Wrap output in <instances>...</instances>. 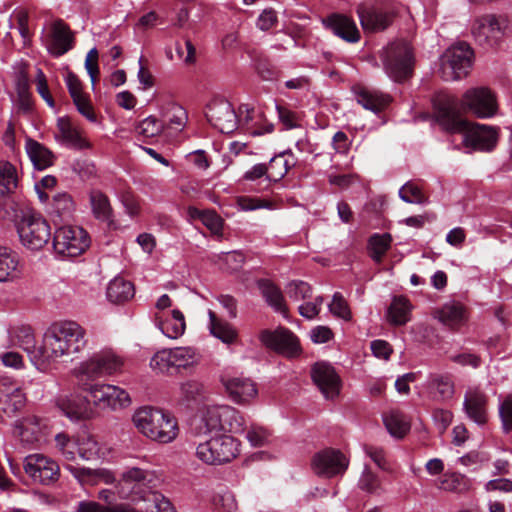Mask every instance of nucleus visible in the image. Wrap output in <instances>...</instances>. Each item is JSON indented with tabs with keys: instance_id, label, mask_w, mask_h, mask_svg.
<instances>
[{
	"instance_id": "obj_29",
	"label": "nucleus",
	"mask_w": 512,
	"mask_h": 512,
	"mask_svg": "<svg viewBox=\"0 0 512 512\" xmlns=\"http://www.w3.org/2000/svg\"><path fill=\"white\" fill-rule=\"evenodd\" d=\"M58 407L71 420L89 419L93 415L90 401L81 395L62 397L57 402Z\"/></svg>"
},
{
	"instance_id": "obj_40",
	"label": "nucleus",
	"mask_w": 512,
	"mask_h": 512,
	"mask_svg": "<svg viewBox=\"0 0 512 512\" xmlns=\"http://www.w3.org/2000/svg\"><path fill=\"white\" fill-rule=\"evenodd\" d=\"M259 287L266 302L276 311L286 315L287 308L281 290L269 281H261Z\"/></svg>"
},
{
	"instance_id": "obj_34",
	"label": "nucleus",
	"mask_w": 512,
	"mask_h": 512,
	"mask_svg": "<svg viewBox=\"0 0 512 512\" xmlns=\"http://www.w3.org/2000/svg\"><path fill=\"white\" fill-rule=\"evenodd\" d=\"M26 151L34 167L38 170L46 169L54 162L55 157L52 151L33 139H27Z\"/></svg>"
},
{
	"instance_id": "obj_44",
	"label": "nucleus",
	"mask_w": 512,
	"mask_h": 512,
	"mask_svg": "<svg viewBox=\"0 0 512 512\" xmlns=\"http://www.w3.org/2000/svg\"><path fill=\"white\" fill-rule=\"evenodd\" d=\"M392 237L389 233L374 234L369 238L368 248L370 251L371 258L380 263L383 256L390 248Z\"/></svg>"
},
{
	"instance_id": "obj_24",
	"label": "nucleus",
	"mask_w": 512,
	"mask_h": 512,
	"mask_svg": "<svg viewBox=\"0 0 512 512\" xmlns=\"http://www.w3.org/2000/svg\"><path fill=\"white\" fill-rule=\"evenodd\" d=\"M49 52L54 56H61L74 46V35L69 26L61 19L51 25Z\"/></svg>"
},
{
	"instance_id": "obj_5",
	"label": "nucleus",
	"mask_w": 512,
	"mask_h": 512,
	"mask_svg": "<svg viewBox=\"0 0 512 512\" xmlns=\"http://www.w3.org/2000/svg\"><path fill=\"white\" fill-rule=\"evenodd\" d=\"M123 365L124 361L120 356L111 350H103L81 362L74 369V375L78 382L93 381L120 372Z\"/></svg>"
},
{
	"instance_id": "obj_4",
	"label": "nucleus",
	"mask_w": 512,
	"mask_h": 512,
	"mask_svg": "<svg viewBox=\"0 0 512 512\" xmlns=\"http://www.w3.org/2000/svg\"><path fill=\"white\" fill-rule=\"evenodd\" d=\"M381 58L385 72L395 82H403L412 76L414 54L408 42L399 40L389 44Z\"/></svg>"
},
{
	"instance_id": "obj_49",
	"label": "nucleus",
	"mask_w": 512,
	"mask_h": 512,
	"mask_svg": "<svg viewBox=\"0 0 512 512\" xmlns=\"http://www.w3.org/2000/svg\"><path fill=\"white\" fill-rule=\"evenodd\" d=\"M56 447L62 456L68 461H74L78 453V438L71 439L65 433H59L55 436Z\"/></svg>"
},
{
	"instance_id": "obj_37",
	"label": "nucleus",
	"mask_w": 512,
	"mask_h": 512,
	"mask_svg": "<svg viewBox=\"0 0 512 512\" xmlns=\"http://www.w3.org/2000/svg\"><path fill=\"white\" fill-rule=\"evenodd\" d=\"M222 432L242 434L246 431V421L240 411L228 405H221Z\"/></svg>"
},
{
	"instance_id": "obj_30",
	"label": "nucleus",
	"mask_w": 512,
	"mask_h": 512,
	"mask_svg": "<svg viewBox=\"0 0 512 512\" xmlns=\"http://www.w3.org/2000/svg\"><path fill=\"white\" fill-rule=\"evenodd\" d=\"M354 94L358 104L374 113L384 110L391 102L389 95L364 87L354 88Z\"/></svg>"
},
{
	"instance_id": "obj_2",
	"label": "nucleus",
	"mask_w": 512,
	"mask_h": 512,
	"mask_svg": "<svg viewBox=\"0 0 512 512\" xmlns=\"http://www.w3.org/2000/svg\"><path fill=\"white\" fill-rule=\"evenodd\" d=\"M436 118L444 130L451 134H461L462 143L473 150L490 151L497 142V132L493 127L472 124L461 117L458 111V98L441 94L435 101Z\"/></svg>"
},
{
	"instance_id": "obj_8",
	"label": "nucleus",
	"mask_w": 512,
	"mask_h": 512,
	"mask_svg": "<svg viewBox=\"0 0 512 512\" xmlns=\"http://www.w3.org/2000/svg\"><path fill=\"white\" fill-rule=\"evenodd\" d=\"M510 26L506 15L485 14L474 20L471 33L479 45L493 47L510 30Z\"/></svg>"
},
{
	"instance_id": "obj_39",
	"label": "nucleus",
	"mask_w": 512,
	"mask_h": 512,
	"mask_svg": "<svg viewBox=\"0 0 512 512\" xmlns=\"http://www.w3.org/2000/svg\"><path fill=\"white\" fill-rule=\"evenodd\" d=\"M411 305L405 297H395L388 309V320L391 324L401 326L410 320Z\"/></svg>"
},
{
	"instance_id": "obj_1",
	"label": "nucleus",
	"mask_w": 512,
	"mask_h": 512,
	"mask_svg": "<svg viewBox=\"0 0 512 512\" xmlns=\"http://www.w3.org/2000/svg\"><path fill=\"white\" fill-rule=\"evenodd\" d=\"M85 329L74 321L53 324L44 334L42 344L35 346L30 330L24 331L22 348L28 353L33 364L41 369L60 357L80 352L87 343Z\"/></svg>"
},
{
	"instance_id": "obj_13",
	"label": "nucleus",
	"mask_w": 512,
	"mask_h": 512,
	"mask_svg": "<svg viewBox=\"0 0 512 512\" xmlns=\"http://www.w3.org/2000/svg\"><path fill=\"white\" fill-rule=\"evenodd\" d=\"M472 112L479 118H488L497 111V102L494 93L487 87H473L462 96L458 105Z\"/></svg>"
},
{
	"instance_id": "obj_17",
	"label": "nucleus",
	"mask_w": 512,
	"mask_h": 512,
	"mask_svg": "<svg viewBox=\"0 0 512 512\" xmlns=\"http://www.w3.org/2000/svg\"><path fill=\"white\" fill-rule=\"evenodd\" d=\"M260 341L267 347L286 357H296L301 348L298 338L288 329L279 328L275 331L263 330Z\"/></svg>"
},
{
	"instance_id": "obj_31",
	"label": "nucleus",
	"mask_w": 512,
	"mask_h": 512,
	"mask_svg": "<svg viewBox=\"0 0 512 512\" xmlns=\"http://www.w3.org/2000/svg\"><path fill=\"white\" fill-rule=\"evenodd\" d=\"M437 318L450 329L457 330L467 321V311L461 303L452 301L437 311Z\"/></svg>"
},
{
	"instance_id": "obj_19",
	"label": "nucleus",
	"mask_w": 512,
	"mask_h": 512,
	"mask_svg": "<svg viewBox=\"0 0 512 512\" xmlns=\"http://www.w3.org/2000/svg\"><path fill=\"white\" fill-rule=\"evenodd\" d=\"M357 13L362 28L370 32L385 30L395 17V12L391 7L372 6L371 4L359 5Z\"/></svg>"
},
{
	"instance_id": "obj_23",
	"label": "nucleus",
	"mask_w": 512,
	"mask_h": 512,
	"mask_svg": "<svg viewBox=\"0 0 512 512\" xmlns=\"http://www.w3.org/2000/svg\"><path fill=\"white\" fill-rule=\"evenodd\" d=\"M425 387L431 399L436 402H447L455 393L454 379L449 373H430Z\"/></svg>"
},
{
	"instance_id": "obj_47",
	"label": "nucleus",
	"mask_w": 512,
	"mask_h": 512,
	"mask_svg": "<svg viewBox=\"0 0 512 512\" xmlns=\"http://www.w3.org/2000/svg\"><path fill=\"white\" fill-rule=\"evenodd\" d=\"M78 455L86 461L98 459L100 457L98 442L90 435L79 436Z\"/></svg>"
},
{
	"instance_id": "obj_61",
	"label": "nucleus",
	"mask_w": 512,
	"mask_h": 512,
	"mask_svg": "<svg viewBox=\"0 0 512 512\" xmlns=\"http://www.w3.org/2000/svg\"><path fill=\"white\" fill-rule=\"evenodd\" d=\"M17 21L18 31L23 39L24 45H26L31 38V33L28 27L29 15L25 10H20L15 14Z\"/></svg>"
},
{
	"instance_id": "obj_41",
	"label": "nucleus",
	"mask_w": 512,
	"mask_h": 512,
	"mask_svg": "<svg viewBox=\"0 0 512 512\" xmlns=\"http://www.w3.org/2000/svg\"><path fill=\"white\" fill-rule=\"evenodd\" d=\"M208 315L210 318L209 328L212 335L224 343H233L237 337L236 330L227 322L219 320L213 311L209 310Z\"/></svg>"
},
{
	"instance_id": "obj_18",
	"label": "nucleus",
	"mask_w": 512,
	"mask_h": 512,
	"mask_svg": "<svg viewBox=\"0 0 512 512\" xmlns=\"http://www.w3.org/2000/svg\"><path fill=\"white\" fill-rule=\"evenodd\" d=\"M47 423L36 416H27L13 425V435L19 438L25 447L34 448L41 443L47 433Z\"/></svg>"
},
{
	"instance_id": "obj_14",
	"label": "nucleus",
	"mask_w": 512,
	"mask_h": 512,
	"mask_svg": "<svg viewBox=\"0 0 512 512\" xmlns=\"http://www.w3.org/2000/svg\"><path fill=\"white\" fill-rule=\"evenodd\" d=\"M349 466V459L340 451L326 448L314 454L311 459L313 472L325 478L343 475Z\"/></svg>"
},
{
	"instance_id": "obj_11",
	"label": "nucleus",
	"mask_w": 512,
	"mask_h": 512,
	"mask_svg": "<svg viewBox=\"0 0 512 512\" xmlns=\"http://www.w3.org/2000/svg\"><path fill=\"white\" fill-rule=\"evenodd\" d=\"M21 243L31 249H42L51 238L48 222L39 214H24L17 224Z\"/></svg>"
},
{
	"instance_id": "obj_22",
	"label": "nucleus",
	"mask_w": 512,
	"mask_h": 512,
	"mask_svg": "<svg viewBox=\"0 0 512 512\" xmlns=\"http://www.w3.org/2000/svg\"><path fill=\"white\" fill-rule=\"evenodd\" d=\"M221 405L206 406L199 410L192 430L196 436H207L222 432Z\"/></svg>"
},
{
	"instance_id": "obj_28",
	"label": "nucleus",
	"mask_w": 512,
	"mask_h": 512,
	"mask_svg": "<svg viewBox=\"0 0 512 512\" xmlns=\"http://www.w3.org/2000/svg\"><path fill=\"white\" fill-rule=\"evenodd\" d=\"M323 24L343 40L355 43L360 39V32L355 22L341 14H331L323 20Z\"/></svg>"
},
{
	"instance_id": "obj_50",
	"label": "nucleus",
	"mask_w": 512,
	"mask_h": 512,
	"mask_svg": "<svg viewBox=\"0 0 512 512\" xmlns=\"http://www.w3.org/2000/svg\"><path fill=\"white\" fill-rule=\"evenodd\" d=\"M399 197L406 203L423 204L428 201L421 188L412 182H407L399 189Z\"/></svg>"
},
{
	"instance_id": "obj_32",
	"label": "nucleus",
	"mask_w": 512,
	"mask_h": 512,
	"mask_svg": "<svg viewBox=\"0 0 512 512\" xmlns=\"http://www.w3.org/2000/svg\"><path fill=\"white\" fill-rule=\"evenodd\" d=\"M0 405L4 413L13 416L25 407V394L17 384L11 382L7 389H2Z\"/></svg>"
},
{
	"instance_id": "obj_33",
	"label": "nucleus",
	"mask_w": 512,
	"mask_h": 512,
	"mask_svg": "<svg viewBox=\"0 0 512 512\" xmlns=\"http://www.w3.org/2000/svg\"><path fill=\"white\" fill-rule=\"evenodd\" d=\"M19 275L18 255L7 247H0V282L13 281Z\"/></svg>"
},
{
	"instance_id": "obj_6",
	"label": "nucleus",
	"mask_w": 512,
	"mask_h": 512,
	"mask_svg": "<svg viewBox=\"0 0 512 512\" xmlns=\"http://www.w3.org/2000/svg\"><path fill=\"white\" fill-rule=\"evenodd\" d=\"M474 53L464 42L447 49L440 58V75L445 81H454L466 77L473 65Z\"/></svg>"
},
{
	"instance_id": "obj_57",
	"label": "nucleus",
	"mask_w": 512,
	"mask_h": 512,
	"mask_svg": "<svg viewBox=\"0 0 512 512\" xmlns=\"http://www.w3.org/2000/svg\"><path fill=\"white\" fill-rule=\"evenodd\" d=\"M237 204L243 211H251L259 208H271L272 204L271 202L256 198V197H249V196H241L237 199Z\"/></svg>"
},
{
	"instance_id": "obj_15",
	"label": "nucleus",
	"mask_w": 512,
	"mask_h": 512,
	"mask_svg": "<svg viewBox=\"0 0 512 512\" xmlns=\"http://www.w3.org/2000/svg\"><path fill=\"white\" fill-rule=\"evenodd\" d=\"M24 470L35 482L42 485L56 482L60 475L59 465L41 454L27 456L24 461Z\"/></svg>"
},
{
	"instance_id": "obj_60",
	"label": "nucleus",
	"mask_w": 512,
	"mask_h": 512,
	"mask_svg": "<svg viewBox=\"0 0 512 512\" xmlns=\"http://www.w3.org/2000/svg\"><path fill=\"white\" fill-rule=\"evenodd\" d=\"M276 110L280 122L285 126L286 129H293L299 126L296 113L280 105H276Z\"/></svg>"
},
{
	"instance_id": "obj_56",
	"label": "nucleus",
	"mask_w": 512,
	"mask_h": 512,
	"mask_svg": "<svg viewBox=\"0 0 512 512\" xmlns=\"http://www.w3.org/2000/svg\"><path fill=\"white\" fill-rule=\"evenodd\" d=\"M499 416L505 432L512 430V395H507L499 404Z\"/></svg>"
},
{
	"instance_id": "obj_51",
	"label": "nucleus",
	"mask_w": 512,
	"mask_h": 512,
	"mask_svg": "<svg viewBox=\"0 0 512 512\" xmlns=\"http://www.w3.org/2000/svg\"><path fill=\"white\" fill-rule=\"evenodd\" d=\"M203 392V385L196 380L182 382L179 387V400L188 404L196 401Z\"/></svg>"
},
{
	"instance_id": "obj_45",
	"label": "nucleus",
	"mask_w": 512,
	"mask_h": 512,
	"mask_svg": "<svg viewBox=\"0 0 512 512\" xmlns=\"http://www.w3.org/2000/svg\"><path fill=\"white\" fill-rule=\"evenodd\" d=\"M439 488L449 492L462 493L470 488V480L462 474H444L439 482Z\"/></svg>"
},
{
	"instance_id": "obj_26",
	"label": "nucleus",
	"mask_w": 512,
	"mask_h": 512,
	"mask_svg": "<svg viewBox=\"0 0 512 512\" xmlns=\"http://www.w3.org/2000/svg\"><path fill=\"white\" fill-rule=\"evenodd\" d=\"M65 469L68 470L79 483L88 485H97L99 483L114 484L116 480L115 474L105 468L91 469L86 467H78L72 464L64 465Z\"/></svg>"
},
{
	"instance_id": "obj_55",
	"label": "nucleus",
	"mask_w": 512,
	"mask_h": 512,
	"mask_svg": "<svg viewBox=\"0 0 512 512\" xmlns=\"http://www.w3.org/2000/svg\"><path fill=\"white\" fill-rule=\"evenodd\" d=\"M286 292L288 296L295 301L307 299L312 296V289L310 285L303 281L290 282L287 285Z\"/></svg>"
},
{
	"instance_id": "obj_16",
	"label": "nucleus",
	"mask_w": 512,
	"mask_h": 512,
	"mask_svg": "<svg viewBox=\"0 0 512 512\" xmlns=\"http://www.w3.org/2000/svg\"><path fill=\"white\" fill-rule=\"evenodd\" d=\"M206 118L222 133H232L238 125V116L232 104L225 99H214L207 106Z\"/></svg>"
},
{
	"instance_id": "obj_58",
	"label": "nucleus",
	"mask_w": 512,
	"mask_h": 512,
	"mask_svg": "<svg viewBox=\"0 0 512 512\" xmlns=\"http://www.w3.org/2000/svg\"><path fill=\"white\" fill-rule=\"evenodd\" d=\"M359 486L362 490L373 493L380 488V480L372 471L365 469L359 480Z\"/></svg>"
},
{
	"instance_id": "obj_64",
	"label": "nucleus",
	"mask_w": 512,
	"mask_h": 512,
	"mask_svg": "<svg viewBox=\"0 0 512 512\" xmlns=\"http://www.w3.org/2000/svg\"><path fill=\"white\" fill-rule=\"evenodd\" d=\"M201 221L213 233L222 230V219L214 211H204Z\"/></svg>"
},
{
	"instance_id": "obj_59",
	"label": "nucleus",
	"mask_w": 512,
	"mask_h": 512,
	"mask_svg": "<svg viewBox=\"0 0 512 512\" xmlns=\"http://www.w3.org/2000/svg\"><path fill=\"white\" fill-rule=\"evenodd\" d=\"M85 68L91 78L92 85L94 86L96 79L99 75L98 50L96 48H92L87 53L86 60H85Z\"/></svg>"
},
{
	"instance_id": "obj_10",
	"label": "nucleus",
	"mask_w": 512,
	"mask_h": 512,
	"mask_svg": "<svg viewBox=\"0 0 512 512\" xmlns=\"http://www.w3.org/2000/svg\"><path fill=\"white\" fill-rule=\"evenodd\" d=\"M198 362L196 350L192 347L163 349L154 354L150 367L158 373L172 374L179 369H187Z\"/></svg>"
},
{
	"instance_id": "obj_43",
	"label": "nucleus",
	"mask_w": 512,
	"mask_h": 512,
	"mask_svg": "<svg viewBox=\"0 0 512 512\" xmlns=\"http://www.w3.org/2000/svg\"><path fill=\"white\" fill-rule=\"evenodd\" d=\"M75 210V203L68 193H57L53 196L50 213L60 220L69 219Z\"/></svg>"
},
{
	"instance_id": "obj_63",
	"label": "nucleus",
	"mask_w": 512,
	"mask_h": 512,
	"mask_svg": "<svg viewBox=\"0 0 512 512\" xmlns=\"http://www.w3.org/2000/svg\"><path fill=\"white\" fill-rule=\"evenodd\" d=\"M73 102L79 113H81L89 121L96 122V115L93 111V107L85 95L73 99Z\"/></svg>"
},
{
	"instance_id": "obj_62",
	"label": "nucleus",
	"mask_w": 512,
	"mask_h": 512,
	"mask_svg": "<svg viewBox=\"0 0 512 512\" xmlns=\"http://www.w3.org/2000/svg\"><path fill=\"white\" fill-rule=\"evenodd\" d=\"M351 144L352 141L343 131L336 132L332 138L333 149L339 154H347L351 148Z\"/></svg>"
},
{
	"instance_id": "obj_52",
	"label": "nucleus",
	"mask_w": 512,
	"mask_h": 512,
	"mask_svg": "<svg viewBox=\"0 0 512 512\" xmlns=\"http://www.w3.org/2000/svg\"><path fill=\"white\" fill-rule=\"evenodd\" d=\"M136 129L143 137H155L165 130V123L154 116H148L138 124Z\"/></svg>"
},
{
	"instance_id": "obj_25",
	"label": "nucleus",
	"mask_w": 512,
	"mask_h": 512,
	"mask_svg": "<svg viewBox=\"0 0 512 512\" xmlns=\"http://www.w3.org/2000/svg\"><path fill=\"white\" fill-rule=\"evenodd\" d=\"M488 398L478 389H469L464 397L463 408L472 421L478 425L486 424Z\"/></svg>"
},
{
	"instance_id": "obj_20",
	"label": "nucleus",
	"mask_w": 512,
	"mask_h": 512,
	"mask_svg": "<svg viewBox=\"0 0 512 512\" xmlns=\"http://www.w3.org/2000/svg\"><path fill=\"white\" fill-rule=\"evenodd\" d=\"M222 385L232 401L237 404H248L256 398L258 390L255 382L244 376H222Z\"/></svg>"
},
{
	"instance_id": "obj_48",
	"label": "nucleus",
	"mask_w": 512,
	"mask_h": 512,
	"mask_svg": "<svg viewBox=\"0 0 512 512\" xmlns=\"http://www.w3.org/2000/svg\"><path fill=\"white\" fill-rule=\"evenodd\" d=\"M383 420L387 430L394 437L402 438L410 429L409 424L399 412H391L384 416Z\"/></svg>"
},
{
	"instance_id": "obj_3",
	"label": "nucleus",
	"mask_w": 512,
	"mask_h": 512,
	"mask_svg": "<svg viewBox=\"0 0 512 512\" xmlns=\"http://www.w3.org/2000/svg\"><path fill=\"white\" fill-rule=\"evenodd\" d=\"M132 421L141 434L159 443H170L178 435L176 419L154 407L145 406L137 409Z\"/></svg>"
},
{
	"instance_id": "obj_35",
	"label": "nucleus",
	"mask_w": 512,
	"mask_h": 512,
	"mask_svg": "<svg viewBox=\"0 0 512 512\" xmlns=\"http://www.w3.org/2000/svg\"><path fill=\"white\" fill-rule=\"evenodd\" d=\"M156 321L162 333L171 339L180 337L186 328L183 313L176 309L173 310L171 315L165 319L160 316H156Z\"/></svg>"
},
{
	"instance_id": "obj_46",
	"label": "nucleus",
	"mask_w": 512,
	"mask_h": 512,
	"mask_svg": "<svg viewBox=\"0 0 512 512\" xmlns=\"http://www.w3.org/2000/svg\"><path fill=\"white\" fill-rule=\"evenodd\" d=\"M152 473L146 469L139 467H130L121 474L120 481L117 482L116 488L118 489L121 483L144 485L152 479Z\"/></svg>"
},
{
	"instance_id": "obj_42",
	"label": "nucleus",
	"mask_w": 512,
	"mask_h": 512,
	"mask_svg": "<svg viewBox=\"0 0 512 512\" xmlns=\"http://www.w3.org/2000/svg\"><path fill=\"white\" fill-rule=\"evenodd\" d=\"M90 203L94 216L106 222H112V207L108 197L101 191H92L90 194Z\"/></svg>"
},
{
	"instance_id": "obj_21",
	"label": "nucleus",
	"mask_w": 512,
	"mask_h": 512,
	"mask_svg": "<svg viewBox=\"0 0 512 512\" xmlns=\"http://www.w3.org/2000/svg\"><path fill=\"white\" fill-rule=\"evenodd\" d=\"M313 382L327 399H333L340 391V378L328 363L318 362L311 371Z\"/></svg>"
},
{
	"instance_id": "obj_12",
	"label": "nucleus",
	"mask_w": 512,
	"mask_h": 512,
	"mask_svg": "<svg viewBox=\"0 0 512 512\" xmlns=\"http://www.w3.org/2000/svg\"><path fill=\"white\" fill-rule=\"evenodd\" d=\"M83 391L89 393L93 404L101 409L117 410L130 405L129 394L122 388L110 384L78 382Z\"/></svg>"
},
{
	"instance_id": "obj_27",
	"label": "nucleus",
	"mask_w": 512,
	"mask_h": 512,
	"mask_svg": "<svg viewBox=\"0 0 512 512\" xmlns=\"http://www.w3.org/2000/svg\"><path fill=\"white\" fill-rule=\"evenodd\" d=\"M55 138L73 149L81 150L90 147L82 132L67 117L58 118Z\"/></svg>"
},
{
	"instance_id": "obj_53",
	"label": "nucleus",
	"mask_w": 512,
	"mask_h": 512,
	"mask_svg": "<svg viewBox=\"0 0 512 512\" xmlns=\"http://www.w3.org/2000/svg\"><path fill=\"white\" fill-rule=\"evenodd\" d=\"M271 433L263 426L251 424L247 429L246 439L254 447H262L269 443Z\"/></svg>"
},
{
	"instance_id": "obj_38",
	"label": "nucleus",
	"mask_w": 512,
	"mask_h": 512,
	"mask_svg": "<svg viewBox=\"0 0 512 512\" xmlns=\"http://www.w3.org/2000/svg\"><path fill=\"white\" fill-rule=\"evenodd\" d=\"M135 289L130 281L116 277L107 287V298L113 303L126 302L134 296Z\"/></svg>"
},
{
	"instance_id": "obj_54",
	"label": "nucleus",
	"mask_w": 512,
	"mask_h": 512,
	"mask_svg": "<svg viewBox=\"0 0 512 512\" xmlns=\"http://www.w3.org/2000/svg\"><path fill=\"white\" fill-rule=\"evenodd\" d=\"M329 310L334 316L345 321H349L351 319V311L348 303L338 292L333 295L332 302L329 304Z\"/></svg>"
},
{
	"instance_id": "obj_9",
	"label": "nucleus",
	"mask_w": 512,
	"mask_h": 512,
	"mask_svg": "<svg viewBox=\"0 0 512 512\" xmlns=\"http://www.w3.org/2000/svg\"><path fill=\"white\" fill-rule=\"evenodd\" d=\"M90 236L80 226L59 227L53 237V248L61 257L73 258L83 254L90 246Z\"/></svg>"
},
{
	"instance_id": "obj_7",
	"label": "nucleus",
	"mask_w": 512,
	"mask_h": 512,
	"mask_svg": "<svg viewBox=\"0 0 512 512\" xmlns=\"http://www.w3.org/2000/svg\"><path fill=\"white\" fill-rule=\"evenodd\" d=\"M239 445V442L230 435H218L198 443L196 456L210 465L227 463L238 455Z\"/></svg>"
},
{
	"instance_id": "obj_36",
	"label": "nucleus",
	"mask_w": 512,
	"mask_h": 512,
	"mask_svg": "<svg viewBox=\"0 0 512 512\" xmlns=\"http://www.w3.org/2000/svg\"><path fill=\"white\" fill-rule=\"evenodd\" d=\"M295 165L291 153L285 151L274 156L267 166V180L277 182Z\"/></svg>"
}]
</instances>
